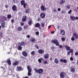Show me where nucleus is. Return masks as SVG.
<instances>
[{
  "mask_svg": "<svg viewBox=\"0 0 78 78\" xmlns=\"http://www.w3.org/2000/svg\"><path fill=\"white\" fill-rule=\"evenodd\" d=\"M52 43H54V44H55L56 46H59L60 48H62V45H59V43L58 42V40L56 39H55L54 40H52L51 41Z\"/></svg>",
  "mask_w": 78,
  "mask_h": 78,
  "instance_id": "1",
  "label": "nucleus"
},
{
  "mask_svg": "<svg viewBox=\"0 0 78 78\" xmlns=\"http://www.w3.org/2000/svg\"><path fill=\"white\" fill-rule=\"evenodd\" d=\"M34 70L35 73H38L39 74H41L44 72V70L42 69H38L37 68H34Z\"/></svg>",
  "mask_w": 78,
  "mask_h": 78,
  "instance_id": "2",
  "label": "nucleus"
},
{
  "mask_svg": "<svg viewBox=\"0 0 78 78\" xmlns=\"http://www.w3.org/2000/svg\"><path fill=\"white\" fill-rule=\"evenodd\" d=\"M20 3L22 6H23V8H26L27 3H25V1L22 0L20 2Z\"/></svg>",
  "mask_w": 78,
  "mask_h": 78,
  "instance_id": "3",
  "label": "nucleus"
},
{
  "mask_svg": "<svg viewBox=\"0 0 78 78\" xmlns=\"http://www.w3.org/2000/svg\"><path fill=\"white\" fill-rule=\"evenodd\" d=\"M35 27L36 28H39V30H41L42 29L41 28V24L39 23H37L35 24Z\"/></svg>",
  "mask_w": 78,
  "mask_h": 78,
  "instance_id": "4",
  "label": "nucleus"
},
{
  "mask_svg": "<svg viewBox=\"0 0 78 78\" xmlns=\"http://www.w3.org/2000/svg\"><path fill=\"white\" fill-rule=\"evenodd\" d=\"M65 75H66V73L63 71L60 73V76L61 78H64Z\"/></svg>",
  "mask_w": 78,
  "mask_h": 78,
  "instance_id": "5",
  "label": "nucleus"
},
{
  "mask_svg": "<svg viewBox=\"0 0 78 78\" xmlns=\"http://www.w3.org/2000/svg\"><path fill=\"white\" fill-rule=\"evenodd\" d=\"M40 8L42 11H45L47 10L46 8H45L44 6L42 5H42L41 6Z\"/></svg>",
  "mask_w": 78,
  "mask_h": 78,
  "instance_id": "6",
  "label": "nucleus"
},
{
  "mask_svg": "<svg viewBox=\"0 0 78 78\" xmlns=\"http://www.w3.org/2000/svg\"><path fill=\"white\" fill-rule=\"evenodd\" d=\"M6 23H5V21L2 20V22L1 23V27L2 28H5V24Z\"/></svg>",
  "mask_w": 78,
  "mask_h": 78,
  "instance_id": "7",
  "label": "nucleus"
},
{
  "mask_svg": "<svg viewBox=\"0 0 78 78\" xmlns=\"http://www.w3.org/2000/svg\"><path fill=\"white\" fill-rule=\"evenodd\" d=\"M12 11H16L17 9V7L16 5H12Z\"/></svg>",
  "mask_w": 78,
  "mask_h": 78,
  "instance_id": "8",
  "label": "nucleus"
},
{
  "mask_svg": "<svg viewBox=\"0 0 78 78\" xmlns=\"http://www.w3.org/2000/svg\"><path fill=\"white\" fill-rule=\"evenodd\" d=\"M40 16L41 18L44 19V18L45 16V14L44 12H42L40 14Z\"/></svg>",
  "mask_w": 78,
  "mask_h": 78,
  "instance_id": "9",
  "label": "nucleus"
},
{
  "mask_svg": "<svg viewBox=\"0 0 78 78\" xmlns=\"http://www.w3.org/2000/svg\"><path fill=\"white\" fill-rule=\"evenodd\" d=\"M38 52L39 54H43L45 52V51L43 50L39 49L38 51Z\"/></svg>",
  "mask_w": 78,
  "mask_h": 78,
  "instance_id": "10",
  "label": "nucleus"
},
{
  "mask_svg": "<svg viewBox=\"0 0 78 78\" xmlns=\"http://www.w3.org/2000/svg\"><path fill=\"white\" fill-rule=\"evenodd\" d=\"M73 36L75 37L76 39H78V34H77L75 32L73 34Z\"/></svg>",
  "mask_w": 78,
  "mask_h": 78,
  "instance_id": "11",
  "label": "nucleus"
},
{
  "mask_svg": "<svg viewBox=\"0 0 78 78\" xmlns=\"http://www.w3.org/2000/svg\"><path fill=\"white\" fill-rule=\"evenodd\" d=\"M17 71H19V72H20V71H21V70H23V69H22V68L21 66H18L17 68Z\"/></svg>",
  "mask_w": 78,
  "mask_h": 78,
  "instance_id": "12",
  "label": "nucleus"
},
{
  "mask_svg": "<svg viewBox=\"0 0 78 78\" xmlns=\"http://www.w3.org/2000/svg\"><path fill=\"white\" fill-rule=\"evenodd\" d=\"M27 20V16H23L22 19V21L23 22H25Z\"/></svg>",
  "mask_w": 78,
  "mask_h": 78,
  "instance_id": "13",
  "label": "nucleus"
},
{
  "mask_svg": "<svg viewBox=\"0 0 78 78\" xmlns=\"http://www.w3.org/2000/svg\"><path fill=\"white\" fill-rule=\"evenodd\" d=\"M19 64V61H16L13 63L12 65L14 66H17Z\"/></svg>",
  "mask_w": 78,
  "mask_h": 78,
  "instance_id": "14",
  "label": "nucleus"
},
{
  "mask_svg": "<svg viewBox=\"0 0 78 78\" xmlns=\"http://www.w3.org/2000/svg\"><path fill=\"white\" fill-rule=\"evenodd\" d=\"M44 58L45 59H47L49 58V54L48 53H46L44 55Z\"/></svg>",
  "mask_w": 78,
  "mask_h": 78,
  "instance_id": "15",
  "label": "nucleus"
},
{
  "mask_svg": "<svg viewBox=\"0 0 78 78\" xmlns=\"http://www.w3.org/2000/svg\"><path fill=\"white\" fill-rule=\"evenodd\" d=\"M22 55L24 56H25V57H27L28 55V54H27V53L26 51H23L22 52Z\"/></svg>",
  "mask_w": 78,
  "mask_h": 78,
  "instance_id": "16",
  "label": "nucleus"
},
{
  "mask_svg": "<svg viewBox=\"0 0 78 78\" xmlns=\"http://www.w3.org/2000/svg\"><path fill=\"white\" fill-rule=\"evenodd\" d=\"M6 62L8 64H9V65L10 66H11V60L9 59H7L6 61Z\"/></svg>",
  "mask_w": 78,
  "mask_h": 78,
  "instance_id": "17",
  "label": "nucleus"
},
{
  "mask_svg": "<svg viewBox=\"0 0 78 78\" xmlns=\"http://www.w3.org/2000/svg\"><path fill=\"white\" fill-rule=\"evenodd\" d=\"M60 33L62 34V36L65 35V30H61Z\"/></svg>",
  "mask_w": 78,
  "mask_h": 78,
  "instance_id": "18",
  "label": "nucleus"
},
{
  "mask_svg": "<svg viewBox=\"0 0 78 78\" xmlns=\"http://www.w3.org/2000/svg\"><path fill=\"white\" fill-rule=\"evenodd\" d=\"M59 61L61 62H63L64 63H66V62H67L66 59H60L59 60Z\"/></svg>",
  "mask_w": 78,
  "mask_h": 78,
  "instance_id": "19",
  "label": "nucleus"
},
{
  "mask_svg": "<svg viewBox=\"0 0 78 78\" xmlns=\"http://www.w3.org/2000/svg\"><path fill=\"white\" fill-rule=\"evenodd\" d=\"M27 69L28 70V72H31V71H32V69L31 68H30V66H27Z\"/></svg>",
  "mask_w": 78,
  "mask_h": 78,
  "instance_id": "20",
  "label": "nucleus"
},
{
  "mask_svg": "<svg viewBox=\"0 0 78 78\" xmlns=\"http://www.w3.org/2000/svg\"><path fill=\"white\" fill-rule=\"evenodd\" d=\"M69 52L71 53V56H73V49H71L69 50Z\"/></svg>",
  "mask_w": 78,
  "mask_h": 78,
  "instance_id": "21",
  "label": "nucleus"
},
{
  "mask_svg": "<svg viewBox=\"0 0 78 78\" xmlns=\"http://www.w3.org/2000/svg\"><path fill=\"white\" fill-rule=\"evenodd\" d=\"M19 44L20 46H23V45H25V42L23 41L20 42H20H19Z\"/></svg>",
  "mask_w": 78,
  "mask_h": 78,
  "instance_id": "22",
  "label": "nucleus"
},
{
  "mask_svg": "<svg viewBox=\"0 0 78 78\" xmlns=\"http://www.w3.org/2000/svg\"><path fill=\"white\" fill-rule=\"evenodd\" d=\"M17 30L18 31H21L22 30V27L20 26L17 28Z\"/></svg>",
  "mask_w": 78,
  "mask_h": 78,
  "instance_id": "23",
  "label": "nucleus"
},
{
  "mask_svg": "<svg viewBox=\"0 0 78 78\" xmlns=\"http://www.w3.org/2000/svg\"><path fill=\"white\" fill-rule=\"evenodd\" d=\"M70 18L71 19L72 21H75V16H71L70 17Z\"/></svg>",
  "mask_w": 78,
  "mask_h": 78,
  "instance_id": "24",
  "label": "nucleus"
},
{
  "mask_svg": "<svg viewBox=\"0 0 78 78\" xmlns=\"http://www.w3.org/2000/svg\"><path fill=\"white\" fill-rule=\"evenodd\" d=\"M66 0H61L59 4L60 5H62L63 3H65V1Z\"/></svg>",
  "mask_w": 78,
  "mask_h": 78,
  "instance_id": "25",
  "label": "nucleus"
},
{
  "mask_svg": "<svg viewBox=\"0 0 78 78\" xmlns=\"http://www.w3.org/2000/svg\"><path fill=\"white\" fill-rule=\"evenodd\" d=\"M65 47L66 48V49L67 50H69L70 49V47L67 46V45H65Z\"/></svg>",
  "mask_w": 78,
  "mask_h": 78,
  "instance_id": "26",
  "label": "nucleus"
},
{
  "mask_svg": "<svg viewBox=\"0 0 78 78\" xmlns=\"http://www.w3.org/2000/svg\"><path fill=\"white\" fill-rule=\"evenodd\" d=\"M43 59L44 58H40L38 59V61L39 62V63H41L42 61H41L43 60Z\"/></svg>",
  "mask_w": 78,
  "mask_h": 78,
  "instance_id": "27",
  "label": "nucleus"
},
{
  "mask_svg": "<svg viewBox=\"0 0 78 78\" xmlns=\"http://www.w3.org/2000/svg\"><path fill=\"white\" fill-rule=\"evenodd\" d=\"M30 41H31V42L34 43L36 41V39L33 38H32L30 39Z\"/></svg>",
  "mask_w": 78,
  "mask_h": 78,
  "instance_id": "28",
  "label": "nucleus"
},
{
  "mask_svg": "<svg viewBox=\"0 0 78 78\" xmlns=\"http://www.w3.org/2000/svg\"><path fill=\"white\" fill-rule=\"evenodd\" d=\"M17 49L18 50H22V46H21L19 45Z\"/></svg>",
  "mask_w": 78,
  "mask_h": 78,
  "instance_id": "29",
  "label": "nucleus"
},
{
  "mask_svg": "<svg viewBox=\"0 0 78 78\" xmlns=\"http://www.w3.org/2000/svg\"><path fill=\"white\" fill-rule=\"evenodd\" d=\"M41 27L43 28H44L45 25V23H42L41 24Z\"/></svg>",
  "mask_w": 78,
  "mask_h": 78,
  "instance_id": "30",
  "label": "nucleus"
},
{
  "mask_svg": "<svg viewBox=\"0 0 78 78\" xmlns=\"http://www.w3.org/2000/svg\"><path fill=\"white\" fill-rule=\"evenodd\" d=\"M55 64H58V63H59V61L58 60V59L57 58H55Z\"/></svg>",
  "mask_w": 78,
  "mask_h": 78,
  "instance_id": "31",
  "label": "nucleus"
},
{
  "mask_svg": "<svg viewBox=\"0 0 78 78\" xmlns=\"http://www.w3.org/2000/svg\"><path fill=\"white\" fill-rule=\"evenodd\" d=\"M28 24L29 25H30V26H31V24H32V20H30V21L28 22Z\"/></svg>",
  "mask_w": 78,
  "mask_h": 78,
  "instance_id": "32",
  "label": "nucleus"
},
{
  "mask_svg": "<svg viewBox=\"0 0 78 78\" xmlns=\"http://www.w3.org/2000/svg\"><path fill=\"white\" fill-rule=\"evenodd\" d=\"M26 12L27 13H29L30 12V9H26Z\"/></svg>",
  "mask_w": 78,
  "mask_h": 78,
  "instance_id": "33",
  "label": "nucleus"
},
{
  "mask_svg": "<svg viewBox=\"0 0 78 78\" xmlns=\"http://www.w3.org/2000/svg\"><path fill=\"white\" fill-rule=\"evenodd\" d=\"M7 18L8 19H9L11 18V15H7Z\"/></svg>",
  "mask_w": 78,
  "mask_h": 78,
  "instance_id": "34",
  "label": "nucleus"
},
{
  "mask_svg": "<svg viewBox=\"0 0 78 78\" xmlns=\"http://www.w3.org/2000/svg\"><path fill=\"white\" fill-rule=\"evenodd\" d=\"M70 8V5H67L66 8L67 9H69Z\"/></svg>",
  "mask_w": 78,
  "mask_h": 78,
  "instance_id": "35",
  "label": "nucleus"
},
{
  "mask_svg": "<svg viewBox=\"0 0 78 78\" xmlns=\"http://www.w3.org/2000/svg\"><path fill=\"white\" fill-rule=\"evenodd\" d=\"M71 71L72 72H74L75 71V69H73L72 68L71 69Z\"/></svg>",
  "mask_w": 78,
  "mask_h": 78,
  "instance_id": "36",
  "label": "nucleus"
},
{
  "mask_svg": "<svg viewBox=\"0 0 78 78\" xmlns=\"http://www.w3.org/2000/svg\"><path fill=\"white\" fill-rule=\"evenodd\" d=\"M44 64H48V62H47V61H44L43 62Z\"/></svg>",
  "mask_w": 78,
  "mask_h": 78,
  "instance_id": "37",
  "label": "nucleus"
},
{
  "mask_svg": "<svg viewBox=\"0 0 78 78\" xmlns=\"http://www.w3.org/2000/svg\"><path fill=\"white\" fill-rule=\"evenodd\" d=\"M34 54H35V52H34V51H33L31 52V54L32 55H34Z\"/></svg>",
  "mask_w": 78,
  "mask_h": 78,
  "instance_id": "38",
  "label": "nucleus"
},
{
  "mask_svg": "<svg viewBox=\"0 0 78 78\" xmlns=\"http://www.w3.org/2000/svg\"><path fill=\"white\" fill-rule=\"evenodd\" d=\"M75 37H71V40L72 41H75Z\"/></svg>",
  "mask_w": 78,
  "mask_h": 78,
  "instance_id": "39",
  "label": "nucleus"
},
{
  "mask_svg": "<svg viewBox=\"0 0 78 78\" xmlns=\"http://www.w3.org/2000/svg\"><path fill=\"white\" fill-rule=\"evenodd\" d=\"M61 40L62 41H65L66 39H65V38L63 37L61 38Z\"/></svg>",
  "mask_w": 78,
  "mask_h": 78,
  "instance_id": "40",
  "label": "nucleus"
},
{
  "mask_svg": "<svg viewBox=\"0 0 78 78\" xmlns=\"http://www.w3.org/2000/svg\"><path fill=\"white\" fill-rule=\"evenodd\" d=\"M35 47L37 48V49H39V47H38V45H37V44H36L35 45Z\"/></svg>",
  "mask_w": 78,
  "mask_h": 78,
  "instance_id": "41",
  "label": "nucleus"
},
{
  "mask_svg": "<svg viewBox=\"0 0 78 78\" xmlns=\"http://www.w3.org/2000/svg\"><path fill=\"white\" fill-rule=\"evenodd\" d=\"M11 22L12 23H13L14 22V19H12V20H11Z\"/></svg>",
  "mask_w": 78,
  "mask_h": 78,
  "instance_id": "42",
  "label": "nucleus"
},
{
  "mask_svg": "<svg viewBox=\"0 0 78 78\" xmlns=\"http://www.w3.org/2000/svg\"><path fill=\"white\" fill-rule=\"evenodd\" d=\"M31 72H28V76H31Z\"/></svg>",
  "mask_w": 78,
  "mask_h": 78,
  "instance_id": "43",
  "label": "nucleus"
},
{
  "mask_svg": "<svg viewBox=\"0 0 78 78\" xmlns=\"http://www.w3.org/2000/svg\"><path fill=\"white\" fill-rule=\"evenodd\" d=\"M3 19H4L5 20H7V18H6V16H3Z\"/></svg>",
  "mask_w": 78,
  "mask_h": 78,
  "instance_id": "44",
  "label": "nucleus"
},
{
  "mask_svg": "<svg viewBox=\"0 0 78 78\" xmlns=\"http://www.w3.org/2000/svg\"><path fill=\"white\" fill-rule=\"evenodd\" d=\"M21 58H22V59H26V58L24 57L23 56H21Z\"/></svg>",
  "mask_w": 78,
  "mask_h": 78,
  "instance_id": "45",
  "label": "nucleus"
},
{
  "mask_svg": "<svg viewBox=\"0 0 78 78\" xmlns=\"http://www.w3.org/2000/svg\"><path fill=\"white\" fill-rule=\"evenodd\" d=\"M70 61H73V58L71 57L70 58Z\"/></svg>",
  "mask_w": 78,
  "mask_h": 78,
  "instance_id": "46",
  "label": "nucleus"
},
{
  "mask_svg": "<svg viewBox=\"0 0 78 78\" xmlns=\"http://www.w3.org/2000/svg\"><path fill=\"white\" fill-rule=\"evenodd\" d=\"M20 23L21 26H23L24 25V23Z\"/></svg>",
  "mask_w": 78,
  "mask_h": 78,
  "instance_id": "47",
  "label": "nucleus"
},
{
  "mask_svg": "<svg viewBox=\"0 0 78 78\" xmlns=\"http://www.w3.org/2000/svg\"><path fill=\"white\" fill-rule=\"evenodd\" d=\"M72 11V10H70L69 12H68V14H70L71 12Z\"/></svg>",
  "mask_w": 78,
  "mask_h": 78,
  "instance_id": "48",
  "label": "nucleus"
},
{
  "mask_svg": "<svg viewBox=\"0 0 78 78\" xmlns=\"http://www.w3.org/2000/svg\"><path fill=\"white\" fill-rule=\"evenodd\" d=\"M53 11H54V12H57L56 9H54Z\"/></svg>",
  "mask_w": 78,
  "mask_h": 78,
  "instance_id": "49",
  "label": "nucleus"
},
{
  "mask_svg": "<svg viewBox=\"0 0 78 78\" xmlns=\"http://www.w3.org/2000/svg\"><path fill=\"white\" fill-rule=\"evenodd\" d=\"M75 55H76V56H78V51H76L75 53Z\"/></svg>",
  "mask_w": 78,
  "mask_h": 78,
  "instance_id": "50",
  "label": "nucleus"
},
{
  "mask_svg": "<svg viewBox=\"0 0 78 78\" xmlns=\"http://www.w3.org/2000/svg\"><path fill=\"white\" fill-rule=\"evenodd\" d=\"M36 34H37V35H39V32L38 31H37L36 32Z\"/></svg>",
  "mask_w": 78,
  "mask_h": 78,
  "instance_id": "51",
  "label": "nucleus"
},
{
  "mask_svg": "<svg viewBox=\"0 0 78 78\" xmlns=\"http://www.w3.org/2000/svg\"><path fill=\"white\" fill-rule=\"evenodd\" d=\"M67 55H70V52L69 51H68L67 53Z\"/></svg>",
  "mask_w": 78,
  "mask_h": 78,
  "instance_id": "52",
  "label": "nucleus"
},
{
  "mask_svg": "<svg viewBox=\"0 0 78 78\" xmlns=\"http://www.w3.org/2000/svg\"><path fill=\"white\" fill-rule=\"evenodd\" d=\"M0 68L1 69H3V70H5V68H4V67H3L2 66H1Z\"/></svg>",
  "mask_w": 78,
  "mask_h": 78,
  "instance_id": "53",
  "label": "nucleus"
},
{
  "mask_svg": "<svg viewBox=\"0 0 78 78\" xmlns=\"http://www.w3.org/2000/svg\"><path fill=\"white\" fill-rule=\"evenodd\" d=\"M51 48V49H55V47L52 46Z\"/></svg>",
  "mask_w": 78,
  "mask_h": 78,
  "instance_id": "54",
  "label": "nucleus"
},
{
  "mask_svg": "<svg viewBox=\"0 0 78 78\" xmlns=\"http://www.w3.org/2000/svg\"><path fill=\"white\" fill-rule=\"evenodd\" d=\"M58 11H61V8H58Z\"/></svg>",
  "mask_w": 78,
  "mask_h": 78,
  "instance_id": "55",
  "label": "nucleus"
},
{
  "mask_svg": "<svg viewBox=\"0 0 78 78\" xmlns=\"http://www.w3.org/2000/svg\"><path fill=\"white\" fill-rule=\"evenodd\" d=\"M37 21H38V22L39 21H40V18H38V19H37Z\"/></svg>",
  "mask_w": 78,
  "mask_h": 78,
  "instance_id": "56",
  "label": "nucleus"
},
{
  "mask_svg": "<svg viewBox=\"0 0 78 78\" xmlns=\"http://www.w3.org/2000/svg\"><path fill=\"white\" fill-rule=\"evenodd\" d=\"M27 27V25H25V26H24V29H25Z\"/></svg>",
  "mask_w": 78,
  "mask_h": 78,
  "instance_id": "57",
  "label": "nucleus"
},
{
  "mask_svg": "<svg viewBox=\"0 0 78 78\" xmlns=\"http://www.w3.org/2000/svg\"><path fill=\"white\" fill-rule=\"evenodd\" d=\"M62 13H63V14H64V13H65V12L64 11V10H62Z\"/></svg>",
  "mask_w": 78,
  "mask_h": 78,
  "instance_id": "58",
  "label": "nucleus"
},
{
  "mask_svg": "<svg viewBox=\"0 0 78 78\" xmlns=\"http://www.w3.org/2000/svg\"><path fill=\"white\" fill-rule=\"evenodd\" d=\"M75 19H76V20H78V17H76V18H75Z\"/></svg>",
  "mask_w": 78,
  "mask_h": 78,
  "instance_id": "59",
  "label": "nucleus"
},
{
  "mask_svg": "<svg viewBox=\"0 0 78 78\" xmlns=\"http://www.w3.org/2000/svg\"><path fill=\"white\" fill-rule=\"evenodd\" d=\"M45 36H46V35H45V34H44L43 35L44 37H45Z\"/></svg>",
  "mask_w": 78,
  "mask_h": 78,
  "instance_id": "60",
  "label": "nucleus"
},
{
  "mask_svg": "<svg viewBox=\"0 0 78 78\" xmlns=\"http://www.w3.org/2000/svg\"><path fill=\"white\" fill-rule=\"evenodd\" d=\"M27 37L28 38H30V35H28L27 36Z\"/></svg>",
  "mask_w": 78,
  "mask_h": 78,
  "instance_id": "61",
  "label": "nucleus"
},
{
  "mask_svg": "<svg viewBox=\"0 0 78 78\" xmlns=\"http://www.w3.org/2000/svg\"><path fill=\"white\" fill-rule=\"evenodd\" d=\"M51 28V26H49L48 27V28Z\"/></svg>",
  "mask_w": 78,
  "mask_h": 78,
  "instance_id": "62",
  "label": "nucleus"
},
{
  "mask_svg": "<svg viewBox=\"0 0 78 78\" xmlns=\"http://www.w3.org/2000/svg\"><path fill=\"white\" fill-rule=\"evenodd\" d=\"M50 61H52V58H50Z\"/></svg>",
  "mask_w": 78,
  "mask_h": 78,
  "instance_id": "63",
  "label": "nucleus"
},
{
  "mask_svg": "<svg viewBox=\"0 0 78 78\" xmlns=\"http://www.w3.org/2000/svg\"><path fill=\"white\" fill-rule=\"evenodd\" d=\"M51 34H53V33H54V31L51 32Z\"/></svg>",
  "mask_w": 78,
  "mask_h": 78,
  "instance_id": "64",
  "label": "nucleus"
}]
</instances>
